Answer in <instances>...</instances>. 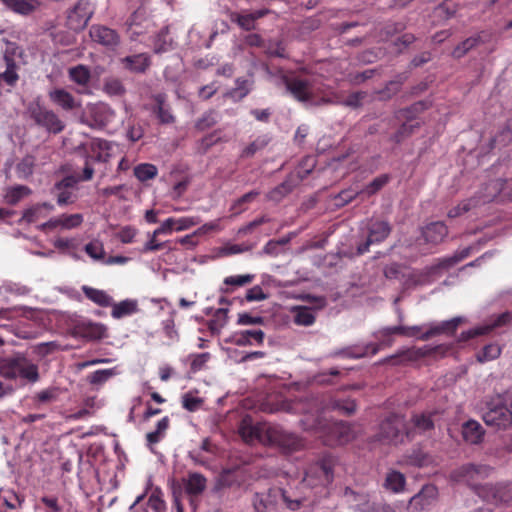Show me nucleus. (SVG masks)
<instances>
[{"label":"nucleus","mask_w":512,"mask_h":512,"mask_svg":"<svg viewBox=\"0 0 512 512\" xmlns=\"http://www.w3.org/2000/svg\"><path fill=\"white\" fill-rule=\"evenodd\" d=\"M470 252L471 247H466L460 251H456L452 256L440 259V265L447 270L468 257Z\"/></svg>","instance_id":"59"},{"label":"nucleus","mask_w":512,"mask_h":512,"mask_svg":"<svg viewBox=\"0 0 512 512\" xmlns=\"http://www.w3.org/2000/svg\"><path fill=\"white\" fill-rule=\"evenodd\" d=\"M338 410L345 415H351L356 411V404L353 400H330L328 404L324 405L318 398H311L306 402L297 404L295 411L304 413V418L301 419V425L304 429H322L325 425L322 424V414L328 410Z\"/></svg>","instance_id":"1"},{"label":"nucleus","mask_w":512,"mask_h":512,"mask_svg":"<svg viewBox=\"0 0 512 512\" xmlns=\"http://www.w3.org/2000/svg\"><path fill=\"white\" fill-rule=\"evenodd\" d=\"M53 210L54 206L50 203L37 204L23 212L22 220L26 223H34L40 218L45 217L47 213H50Z\"/></svg>","instance_id":"35"},{"label":"nucleus","mask_w":512,"mask_h":512,"mask_svg":"<svg viewBox=\"0 0 512 512\" xmlns=\"http://www.w3.org/2000/svg\"><path fill=\"white\" fill-rule=\"evenodd\" d=\"M200 218L195 216L167 218L161 225L153 231V237L160 235H169L173 231H184L200 223Z\"/></svg>","instance_id":"14"},{"label":"nucleus","mask_w":512,"mask_h":512,"mask_svg":"<svg viewBox=\"0 0 512 512\" xmlns=\"http://www.w3.org/2000/svg\"><path fill=\"white\" fill-rule=\"evenodd\" d=\"M123 63L131 71L144 72L150 65V58L148 54L140 53L125 57Z\"/></svg>","instance_id":"39"},{"label":"nucleus","mask_w":512,"mask_h":512,"mask_svg":"<svg viewBox=\"0 0 512 512\" xmlns=\"http://www.w3.org/2000/svg\"><path fill=\"white\" fill-rule=\"evenodd\" d=\"M414 428L418 430L419 432H426L433 428L434 423L431 419V414H417L412 419Z\"/></svg>","instance_id":"61"},{"label":"nucleus","mask_w":512,"mask_h":512,"mask_svg":"<svg viewBox=\"0 0 512 512\" xmlns=\"http://www.w3.org/2000/svg\"><path fill=\"white\" fill-rule=\"evenodd\" d=\"M268 498H273L275 506L282 502L291 511H296L301 507L300 499H292L287 491L281 488L270 489L268 491Z\"/></svg>","instance_id":"34"},{"label":"nucleus","mask_w":512,"mask_h":512,"mask_svg":"<svg viewBox=\"0 0 512 512\" xmlns=\"http://www.w3.org/2000/svg\"><path fill=\"white\" fill-rule=\"evenodd\" d=\"M69 78L79 86H87L91 79V73L87 66L79 64L68 70Z\"/></svg>","instance_id":"43"},{"label":"nucleus","mask_w":512,"mask_h":512,"mask_svg":"<svg viewBox=\"0 0 512 512\" xmlns=\"http://www.w3.org/2000/svg\"><path fill=\"white\" fill-rule=\"evenodd\" d=\"M273 498H268L267 494L256 493L253 498V507L255 512H266L268 509L274 507Z\"/></svg>","instance_id":"60"},{"label":"nucleus","mask_w":512,"mask_h":512,"mask_svg":"<svg viewBox=\"0 0 512 512\" xmlns=\"http://www.w3.org/2000/svg\"><path fill=\"white\" fill-rule=\"evenodd\" d=\"M252 84V80L237 78L235 81V87L230 91V96L235 100L243 99L250 92Z\"/></svg>","instance_id":"52"},{"label":"nucleus","mask_w":512,"mask_h":512,"mask_svg":"<svg viewBox=\"0 0 512 512\" xmlns=\"http://www.w3.org/2000/svg\"><path fill=\"white\" fill-rule=\"evenodd\" d=\"M85 334L91 339H101L106 335V328L102 324L89 322L85 327Z\"/></svg>","instance_id":"64"},{"label":"nucleus","mask_w":512,"mask_h":512,"mask_svg":"<svg viewBox=\"0 0 512 512\" xmlns=\"http://www.w3.org/2000/svg\"><path fill=\"white\" fill-rule=\"evenodd\" d=\"M111 315L115 319H120L124 316H128L137 311V301L132 299H126L119 303L112 302Z\"/></svg>","instance_id":"42"},{"label":"nucleus","mask_w":512,"mask_h":512,"mask_svg":"<svg viewBox=\"0 0 512 512\" xmlns=\"http://www.w3.org/2000/svg\"><path fill=\"white\" fill-rule=\"evenodd\" d=\"M30 288L11 281H4L0 285V295H15V296H24L30 293Z\"/></svg>","instance_id":"48"},{"label":"nucleus","mask_w":512,"mask_h":512,"mask_svg":"<svg viewBox=\"0 0 512 512\" xmlns=\"http://www.w3.org/2000/svg\"><path fill=\"white\" fill-rule=\"evenodd\" d=\"M94 11L95 7L89 0H79L68 14L67 23L69 28L75 31L84 29Z\"/></svg>","instance_id":"12"},{"label":"nucleus","mask_w":512,"mask_h":512,"mask_svg":"<svg viewBox=\"0 0 512 512\" xmlns=\"http://www.w3.org/2000/svg\"><path fill=\"white\" fill-rule=\"evenodd\" d=\"M153 26V22L146 15L143 8L137 9L127 21V31L131 39H136L140 35L149 31Z\"/></svg>","instance_id":"16"},{"label":"nucleus","mask_w":512,"mask_h":512,"mask_svg":"<svg viewBox=\"0 0 512 512\" xmlns=\"http://www.w3.org/2000/svg\"><path fill=\"white\" fill-rule=\"evenodd\" d=\"M184 489L189 495L201 494L207 486V479L200 473H189L183 480Z\"/></svg>","instance_id":"33"},{"label":"nucleus","mask_w":512,"mask_h":512,"mask_svg":"<svg viewBox=\"0 0 512 512\" xmlns=\"http://www.w3.org/2000/svg\"><path fill=\"white\" fill-rule=\"evenodd\" d=\"M85 252L95 261L104 260L105 249L101 241L93 240L84 247Z\"/></svg>","instance_id":"58"},{"label":"nucleus","mask_w":512,"mask_h":512,"mask_svg":"<svg viewBox=\"0 0 512 512\" xmlns=\"http://www.w3.org/2000/svg\"><path fill=\"white\" fill-rule=\"evenodd\" d=\"M482 491L487 492L485 497L490 499L489 505H497L499 503L508 504L512 502V482L495 486H487L482 488Z\"/></svg>","instance_id":"23"},{"label":"nucleus","mask_w":512,"mask_h":512,"mask_svg":"<svg viewBox=\"0 0 512 512\" xmlns=\"http://www.w3.org/2000/svg\"><path fill=\"white\" fill-rule=\"evenodd\" d=\"M328 94L334 97V99L337 101L336 103H341L345 106L352 108L359 107L362 104L363 99L366 97V94L364 92H354L350 94L345 100L341 101L332 90L328 89ZM334 103L335 102H333L332 104Z\"/></svg>","instance_id":"56"},{"label":"nucleus","mask_w":512,"mask_h":512,"mask_svg":"<svg viewBox=\"0 0 512 512\" xmlns=\"http://www.w3.org/2000/svg\"><path fill=\"white\" fill-rule=\"evenodd\" d=\"M103 91L113 97V96H122L125 93V87L122 82L116 78H107L103 83Z\"/></svg>","instance_id":"54"},{"label":"nucleus","mask_w":512,"mask_h":512,"mask_svg":"<svg viewBox=\"0 0 512 512\" xmlns=\"http://www.w3.org/2000/svg\"><path fill=\"white\" fill-rule=\"evenodd\" d=\"M408 271L399 264L392 263L384 268V275L387 279H399L403 285V274H407Z\"/></svg>","instance_id":"63"},{"label":"nucleus","mask_w":512,"mask_h":512,"mask_svg":"<svg viewBox=\"0 0 512 512\" xmlns=\"http://www.w3.org/2000/svg\"><path fill=\"white\" fill-rule=\"evenodd\" d=\"M35 167V158L33 156L27 155L22 158L16 165V174L20 179L29 178L33 172Z\"/></svg>","instance_id":"50"},{"label":"nucleus","mask_w":512,"mask_h":512,"mask_svg":"<svg viewBox=\"0 0 512 512\" xmlns=\"http://www.w3.org/2000/svg\"><path fill=\"white\" fill-rule=\"evenodd\" d=\"M1 365L3 374L10 380L21 379L30 383L39 380L38 365L23 355L7 359Z\"/></svg>","instance_id":"7"},{"label":"nucleus","mask_w":512,"mask_h":512,"mask_svg":"<svg viewBox=\"0 0 512 512\" xmlns=\"http://www.w3.org/2000/svg\"><path fill=\"white\" fill-rule=\"evenodd\" d=\"M31 189L25 185H14L4 190V201L9 205H15L23 198L31 194Z\"/></svg>","instance_id":"36"},{"label":"nucleus","mask_w":512,"mask_h":512,"mask_svg":"<svg viewBox=\"0 0 512 512\" xmlns=\"http://www.w3.org/2000/svg\"><path fill=\"white\" fill-rule=\"evenodd\" d=\"M267 426L268 423H257L253 425L248 420L244 419L239 427V433L242 439L248 444H264L266 436L264 430Z\"/></svg>","instance_id":"17"},{"label":"nucleus","mask_w":512,"mask_h":512,"mask_svg":"<svg viewBox=\"0 0 512 512\" xmlns=\"http://www.w3.org/2000/svg\"><path fill=\"white\" fill-rule=\"evenodd\" d=\"M17 311H21L22 317L32 320L34 322H39L42 320V311H40L38 309L27 307V306H21V307H13V308H8V309H1L0 310V321H2L4 319H6V320L13 319L15 317L14 314ZM6 326H7L6 324H3L2 322H0V327H6Z\"/></svg>","instance_id":"27"},{"label":"nucleus","mask_w":512,"mask_h":512,"mask_svg":"<svg viewBox=\"0 0 512 512\" xmlns=\"http://www.w3.org/2000/svg\"><path fill=\"white\" fill-rule=\"evenodd\" d=\"M295 185H296V180H294V176L291 175L285 181H283L280 185H278L274 189H272L267 194V198L271 201L279 202L292 191V189L295 187Z\"/></svg>","instance_id":"40"},{"label":"nucleus","mask_w":512,"mask_h":512,"mask_svg":"<svg viewBox=\"0 0 512 512\" xmlns=\"http://www.w3.org/2000/svg\"><path fill=\"white\" fill-rule=\"evenodd\" d=\"M82 291L89 300L99 306L108 307L112 305V297L103 290L83 286Z\"/></svg>","instance_id":"41"},{"label":"nucleus","mask_w":512,"mask_h":512,"mask_svg":"<svg viewBox=\"0 0 512 512\" xmlns=\"http://www.w3.org/2000/svg\"><path fill=\"white\" fill-rule=\"evenodd\" d=\"M169 427V418L167 416L163 417L161 420L158 421L156 429L154 431H151L147 433L146 440L149 447H151L154 444H157L160 442Z\"/></svg>","instance_id":"46"},{"label":"nucleus","mask_w":512,"mask_h":512,"mask_svg":"<svg viewBox=\"0 0 512 512\" xmlns=\"http://www.w3.org/2000/svg\"><path fill=\"white\" fill-rule=\"evenodd\" d=\"M512 319V314L510 312H504L497 316L495 320H493L489 324H484L477 326L475 328L469 329L466 332L461 334L462 339H470L479 335H484L490 332L492 329L496 327H501L509 323Z\"/></svg>","instance_id":"25"},{"label":"nucleus","mask_w":512,"mask_h":512,"mask_svg":"<svg viewBox=\"0 0 512 512\" xmlns=\"http://www.w3.org/2000/svg\"><path fill=\"white\" fill-rule=\"evenodd\" d=\"M483 421L496 430H505L512 425L511 413L499 398L488 403Z\"/></svg>","instance_id":"11"},{"label":"nucleus","mask_w":512,"mask_h":512,"mask_svg":"<svg viewBox=\"0 0 512 512\" xmlns=\"http://www.w3.org/2000/svg\"><path fill=\"white\" fill-rule=\"evenodd\" d=\"M390 226L385 221H375L369 226V234L365 243L358 246V253L364 254L369 250V246L383 241L390 233Z\"/></svg>","instance_id":"18"},{"label":"nucleus","mask_w":512,"mask_h":512,"mask_svg":"<svg viewBox=\"0 0 512 512\" xmlns=\"http://www.w3.org/2000/svg\"><path fill=\"white\" fill-rule=\"evenodd\" d=\"M389 181L388 175H380L371 181L360 193L371 196L382 189Z\"/></svg>","instance_id":"62"},{"label":"nucleus","mask_w":512,"mask_h":512,"mask_svg":"<svg viewBox=\"0 0 512 512\" xmlns=\"http://www.w3.org/2000/svg\"><path fill=\"white\" fill-rule=\"evenodd\" d=\"M83 215L80 213L75 214H62L57 217H52L48 221L39 226L41 230H71L79 227L83 223Z\"/></svg>","instance_id":"15"},{"label":"nucleus","mask_w":512,"mask_h":512,"mask_svg":"<svg viewBox=\"0 0 512 512\" xmlns=\"http://www.w3.org/2000/svg\"><path fill=\"white\" fill-rule=\"evenodd\" d=\"M228 322V309L219 308L213 314V317L208 322L209 330L212 334H220L222 329Z\"/></svg>","instance_id":"45"},{"label":"nucleus","mask_w":512,"mask_h":512,"mask_svg":"<svg viewBox=\"0 0 512 512\" xmlns=\"http://www.w3.org/2000/svg\"><path fill=\"white\" fill-rule=\"evenodd\" d=\"M59 390L55 387H49L41 390L34 396L37 405L53 403L58 399Z\"/></svg>","instance_id":"57"},{"label":"nucleus","mask_w":512,"mask_h":512,"mask_svg":"<svg viewBox=\"0 0 512 512\" xmlns=\"http://www.w3.org/2000/svg\"><path fill=\"white\" fill-rule=\"evenodd\" d=\"M86 114L89 119V125L98 128L109 125L116 117V112L103 102L87 105Z\"/></svg>","instance_id":"13"},{"label":"nucleus","mask_w":512,"mask_h":512,"mask_svg":"<svg viewBox=\"0 0 512 512\" xmlns=\"http://www.w3.org/2000/svg\"><path fill=\"white\" fill-rule=\"evenodd\" d=\"M264 432L266 436L263 445L277 448L283 453L289 454L304 447L302 438L280 425L268 423Z\"/></svg>","instance_id":"5"},{"label":"nucleus","mask_w":512,"mask_h":512,"mask_svg":"<svg viewBox=\"0 0 512 512\" xmlns=\"http://www.w3.org/2000/svg\"><path fill=\"white\" fill-rule=\"evenodd\" d=\"M174 49V42L169 37L168 27L162 28L153 39V50L156 54L165 53Z\"/></svg>","instance_id":"37"},{"label":"nucleus","mask_w":512,"mask_h":512,"mask_svg":"<svg viewBox=\"0 0 512 512\" xmlns=\"http://www.w3.org/2000/svg\"><path fill=\"white\" fill-rule=\"evenodd\" d=\"M27 113L36 125L48 133L59 134L65 128L64 121L53 110L45 107L39 97L28 104Z\"/></svg>","instance_id":"6"},{"label":"nucleus","mask_w":512,"mask_h":512,"mask_svg":"<svg viewBox=\"0 0 512 512\" xmlns=\"http://www.w3.org/2000/svg\"><path fill=\"white\" fill-rule=\"evenodd\" d=\"M3 61L5 70L1 72V77L4 83L10 87L16 86L19 81V63L18 60L3 53Z\"/></svg>","instance_id":"31"},{"label":"nucleus","mask_w":512,"mask_h":512,"mask_svg":"<svg viewBox=\"0 0 512 512\" xmlns=\"http://www.w3.org/2000/svg\"><path fill=\"white\" fill-rule=\"evenodd\" d=\"M484 429L475 420H468L462 425V436L469 444H479L484 437Z\"/></svg>","instance_id":"30"},{"label":"nucleus","mask_w":512,"mask_h":512,"mask_svg":"<svg viewBox=\"0 0 512 512\" xmlns=\"http://www.w3.org/2000/svg\"><path fill=\"white\" fill-rule=\"evenodd\" d=\"M264 432L266 436L263 445L277 448L283 453L289 454L304 447L302 438L280 425L268 423Z\"/></svg>","instance_id":"4"},{"label":"nucleus","mask_w":512,"mask_h":512,"mask_svg":"<svg viewBox=\"0 0 512 512\" xmlns=\"http://www.w3.org/2000/svg\"><path fill=\"white\" fill-rule=\"evenodd\" d=\"M8 9L15 13L27 15L36 8L34 0H0Z\"/></svg>","instance_id":"44"},{"label":"nucleus","mask_w":512,"mask_h":512,"mask_svg":"<svg viewBox=\"0 0 512 512\" xmlns=\"http://www.w3.org/2000/svg\"><path fill=\"white\" fill-rule=\"evenodd\" d=\"M492 471V468L488 465H475V464H466L458 469L454 470L451 474V478L460 483L467 484L471 487L484 501L487 502L486 507H481L480 512H488L490 511L489 502L490 499L485 497L487 492L482 491V488L489 486L479 485V481L487 478Z\"/></svg>","instance_id":"3"},{"label":"nucleus","mask_w":512,"mask_h":512,"mask_svg":"<svg viewBox=\"0 0 512 512\" xmlns=\"http://www.w3.org/2000/svg\"><path fill=\"white\" fill-rule=\"evenodd\" d=\"M444 270L446 269L440 265V259L434 265L423 270H409L407 274H403V287L405 289H413L430 285L442 275Z\"/></svg>","instance_id":"10"},{"label":"nucleus","mask_w":512,"mask_h":512,"mask_svg":"<svg viewBox=\"0 0 512 512\" xmlns=\"http://www.w3.org/2000/svg\"><path fill=\"white\" fill-rule=\"evenodd\" d=\"M405 483V476L398 471L389 472L385 479V487L394 493L402 492L404 490Z\"/></svg>","instance_id":"47"},{"label":"nucleus","mask_w":512,"mask_h":512,"mask_svg":"<svg viewBox=\"0 0 512 512\" xmlns=\"http://www.w3.org/2000/svg\"><path fill=\"white\" fill-rule=\"evenodd\" d=\"M76 182L73 177H65L54 185L53 192L56 194L59 206L71 204L76 200L74 193Z\"/></svg>","instance_id":"19"},{"label":"nucleus","mask_w":512,"mask_h":512,"mask_svg":"<svg viewBox=\"0 0 512 512\" xmlns=\"http://www.w3.org/2000/svg\"><path fill=\"white\" fill-rule=\"evenodd\" d=\"M501 354V347L498 344L491 343L486 345L478 354L477 360L481 363L495 360Z\"/></svg>","instance_id":"55"},{"label":"nucleus","mask_w":512,"mask_h":512,"mask_svg":"<svg viewBox=\"0 0 512 512\" xmlns=\"http://www.w3.org/2000/svg\"><path fill=\"white\" fill-rule=\"evenodd\" d=\"M118 374L116 368L109 369H100L91 373L88 377L90 384L92 385H102L106 381H108L111 377Z\"/></svg>","instance_id":"53"},{"label":"nucleus","mask_w":512,"mask_h":512,"mask_svg":"<svg viewBox=\"0 0 512 512\" xmlns=\"http://www.w3.org/2000/svg\"><path fill=\"white\" fill-rule=\"evenodd\" d=\"M410 432L406 429L405 420L402 416L392 414L381 422L377 435L380 442L386 444H398L409 437Z\"/></svg>","instance_id":"9"},{"label":"nucleus","mask_w":512,"mask_h":512,"mask_svg":"<svg viewBox=\"0 0 512 512\" xmlns=\"http://www.w3.org/2000/svg\"><path fill=\"white\" fill-rule=\"evenodd\" d=\"M157 103V116L161 123L169 124L174 122V116L170 112L169 108L165 104V97L162 94H158L154 97Z\"/></svg>","instance_id":"51"},{"label":"nucleus","mask_w":512,"mask_h":512,"mask_svg":"<svg viewBox=\"0 0 512 512\" xmlns=\"http://www.w3.org/2000/svg\"><path fill=\"white\" fill-rule=\"evenodd\" d=\"M265 334L261 329H247L235 332L229 341L237 346L260 345L264 341Z\"/></svg>","instance_id":"24"},{"label":"nucleus","mask_w":512,"mask_h":512,"mask_svg":"<svg viewBox=\"0 0 512 512\" xmlns=\"http://www.w3.org/2000/svg\"><path fill=\"white\" fill-rule=\"evenodd\" d=\"M437 488L434 485L424 486L419 493L414 495L410 503L414 508L425 509L437 498Z\"/></svg>","instance_id":"29"},{"label":"nucleus","mask_w":512,"mask_h":512,"mask_svg":"<svg viewBox=\"0 0 512 512\" xmlns=\"http://www.w3.org/2000/svg\"><path fill=\"white\" fill-rule=\"evenodd\" d=\"M325 420L322 418V424L325 425V428L321 430L329 429L331 437L328 439L329 444H345L351 441L354 438V432L351 426L344 422H335L331 425H328Z\"/></svg>","instance_id":"20"},{"label":"nucleus","mask_w":512,"mask_h":512,"mask_svg":"<svg viewBox=\"0 0 512 512\" xmlns=\"http://www.w3.org/2000/svg\"><path fill=\"white\" fill-rule=\"evenodd\" d=\"M392 335H401L405 337V326L397 325L384 327L374 334L379 343H369L364 346H356L353 349H349L343 353L346 356L352 358L375 355L380 350L381 346H390L392 344Z\"/></svg>","instance_id":"8"},{"label":"nucleus","mask_w":512,"mask_h":512,"mask_svg":"<svg viewBox=\"0 0 512 512\" xmlns=\"http://www.w3.org/2000/svg\"><path fill=\"white\" fill-rule=\"evenodd\" d=\"M448 228L444 222L436 221L426 225L422 229V236L427 244L438 245L447 236Z\"/></svg>","instance_id":"26"},{"label":"nucleus","mask_w":512,"mask_h":512,"mask_svg":"<svg viewBox=\"0 0 512 512\" xmlns=\"http://www.w3.org/2000/svg\"><path fill=\"white\" fill-rule=\"evenodd\" d=\"M288 91L299 101L310 104H326L337 102L328 94V88L317 81L293 78L286 82Z\"/></svg>","instance_id":"2"},{"label":"nucleus","mask_w":512,"mask_h":512,"mask_svg":"<svg viewBox=\"0 0 512 512\" xmlns=\"http://www.w3.org/2000/svg\"><path fill=\"white\" fill-rule=\"evenodd\" d=\"M293 321L297 325L310 326L315 322V313L313 309L304 306H295L291 308Z\"/></svg>","instance_id":"38"},{"label":"nucleus","mask_w":512,"mask_h":512,"mask_svg":"<svg viewBox=\"0 0 512 512\" xmlns=\"http://www.w3.org/2000/svg\"><path fill=\"white\" fill-rule=\"evenodd\" d=\"M461 321V317H455L450 320L442 321L438 324H430L428 329L425 330V333L421 335V340H427L434 335H439L442 333H453Z\"/></svg>","instance_id":"28"},{"label":"nucleus","mask_w":512,"mask_h":512,"mask_svg":"<svg viewBox=\"0 0 512 512\" xmlns=\"http://www.w3.org/2000/svg\"><path fill=\"white\" fill-rule=\"evenodd\" d=\"M93 155L91 157L97 162H107L112 157L113 144L102 139H95L90 144Z\"/></svg>","instance_id":"32"},{"label":"nucleus","mask_w":512,"mask_h":512,"mask_svg":"<svg viewBox=\"0 0 512 512\" xmlns=\"http://www.w3.org/2000/svg\"><path fill=\"white\" fill-rule=\"evenodd\" d=\"M48 96L53 104L65 111L78 109L81 106V102L64 88L52 89L48 92Z\"/></svg>","instance_id":"21"},{"label":"nucleus","mask_w":512,"mask_h":512,"mask_svg":"<svg viewBox=\"0 0 512 512\" xmlns=\"http://www.w3.org/2000/svg\"><path fill=\"white\" fill-rule=\"evenodd\" d=\"M91 39L105 47L113 48L119 43V36L115 30L101 25H93L89 31Z\"/></svg>","instance_id":"22"},{"label":"nucleus","mask_w":512,"mask_h":512,"mask_svg":"<svg viewBox=\"0 0 512 512\" xmlns=\"http://www.w3.org/2000/svg\"><path fill=\"white\" fill-rule=\"evenodd\" d=\"M158 169L150 163H141L134 167V175L140 182L153 179L157 176Z\"/></svg>","instance_id":"49"}]
</instances>
